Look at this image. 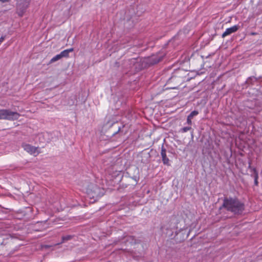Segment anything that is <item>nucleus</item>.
Segmentation results:
<instances>
[{"label":"nucleus","instance_id":"obj_19","mask_svg":"<svg viewBox=\"0 0 262 262\" xmlns=\"http://www.w3.org/2000/svg\"><path fill=\"white\" fill-rule=\"evenodd\" d=\"M172 78V77H171V78H169L168 80H170V79Z\"/></svg>","mask_w":262,"mask_h":262},{"label":"nucleus","instance_id":"obj_12","mask_svg":"<svg viewBox=\"0 0 262 262\" xmlns=\"http://www.w3.org/2000/svg\"><path fill=\"white\" fill-rule=\"evenodd\" d=\"M73 238L72 235H68L62 237V242L61 243H63L66 241L71 240Z\"/></svg>","mask_w":262,"mask_h":262},{"label":"nucleus","instance_id":"obj_7","mask_svg":"<svg viewBox=\"0 0 262 262\" xmlns=\"http://www.w3.org/2000/svg\"><path fill=\"white\" fill-rule=\"evenodd\" d=\"M74 50L73 48H70L67 50H64L62 51L60 54L61 57H67L69 56V53L73 52Z\"/></svg>","mask_w":262,"mask_h":262},{"label":"nucleus","instance_id":"obj_3","mask_svg":"<svg viewBox=\"0 0 262 262\" xmlns=\"http://www.w3.org/2000/svg\"><path fill=\"white\" fill-rule=\"evenodd\" d=\"M16 10L19 16H22L28 7L30 0H16Z\"/></svg>","mask_w":262,"mask_h":262},{"label":"nucleus","instance_id":"obj_10","mask_svg":"<svg viewBox=\"0 0 262 262\" xmlns=\"http://www.w3.org/2000/svg\"><path fill=\"white\" fill-rule=\"evenodd\" d=\"M62 57L60 55V54H57L56 55H55L54 57H53L50 60V63H53V62H54L58 60H59L60 59H61Z\"/></svg>","mask_w":262,"mask_h":262},{"label":"nucleus","instance_id":"obj_6","mask_svg":"<svg viewBox=\"0 0 262 262\" xmlns=\"http://www.w3.org/2000/svg\"><path fill=\"white\" fill-rule=\"evenodd\" d=\"M161 155L163 164L168 166L170 165L169 159L166 156V150L163 145L162 146Z\"/></svg>","mask_w":262,"mask_h":262},{"label":"nucleus","instance_id":"obj_4","mask_svg":"<svg viewBox=\"0 0 262 262\" xmlns=\"http://www.w3.org/2000/svg\"><path fill=\"white\" fill-rule=\"evenodd\" d=\"M21 146L25 151L31 155H38L39 152L37 147H35L30 144L24 143L22 144Z\"/></svg>","mask_w":262,"mask_h":262},{"label":"nucleus","instance_id":"obj_5","mask_svg":"<svg viewBox=\"0 0 262 262\" xmlns=\"http://www.w3.org/2000/svg\"><path fill=\"white\" fill-rule=\"evenodd\" d=\"M239 27L238 25H234L230 28H228L226 29L225 31L222 34V37L224 38L226 36L229 35L231 34L236 32Z\"/></svg>","mask_w":262,"mask_h":262},{"label":"nucleus","instance_id":"obj_17","mask_svg":"<svg viewBox=\"0 0 262 262\" xmlns=\"http://www.w3.org/2000/svg\"><path fill=\"white\" fill-rule=\"evenodd\" d=\"M5 36H2L1 38H0V43L3 42L5 39Z\"/></svg>","mask_w":262,"mask_h":262},{"label":"nucleus","instance_id":"obj_16","mask_svg":"<svg viewBox=\"0 0 262 262\" xmlns=\"http://www.w3.org/2000/svg\"><path fill=\"white\" fill-rule=\"evenodd\" d=\"M192 118H189V117L188 116L187 117V123L189 124V125H191L192 124V121H191V119Z\"/></svg>","mask_w":262,"mask_h":262},{"label":"nucleus","instance_id":"obj_2","mask_svg":"<svg viewBox=\"0 0 262 262\" xmlns=\"http://www.w3.org/2000/svg\"><path fill=\"white\" fill-rule=\"evenodd\" d=\"M19 117V114L16 112L7 109L0 110V119L15 120H17Z\"/></svg>","mask_w":262,"mask_h":262},{"label":"nucleus","instance_id":"obj_11","mask_svg":"<svg viewBox=\"0 0 262 262\" xmlns=\"http://www.w3.org/2000/svg\"><path fill=\"white\" fill-rule=\"evenodd\" d=\"M254 184L255 185H257L258 184V174L257 171H256V170L255 169H254Z\"/></svg>","mask_w":262,"mask_h":262},{"label":"nucleus","instance_id":"obj_9","mask_svg":"<svg viewBox=\"0 0 262 262\" xmlns=\"http://www.w3.org/2000/svg\"><path fill=\"white\" fill-rule=\"evenodd\" d=\"M162 59V57H159L156 58L155 56H152L151 58V61L152 64H156L160 62Z\"/></svg>","mask_w":262,"mask_h":262},{"label":"nucleus","instance_id":"obj_18","mask_svg":"<svg viewBox=\"0 0 262 262\" xmlns=\"http://www.w3.org/2000/svg\"><path fill=\"white\" fill-rule=\"evenodd\" d=\"M0 1L2 2L3 3L8 2V0H0Z\"/></svg>","mask_w":262,"mask_h":262},{"label":"nucleus","instance_id":"obj_15","mask_svg":"<svg viewBox=\"0 0 262 262\" xmlns=\"http://www.w3.org/2000/svg\"><path fill=\"white\" fill-rule=\"evenodd\" d=\"M191 129L190 126L184 127L181 129V132L182 133H186Z\"/></svg>","mask_w":262,"mask_h":262},{"label":"nucleus","instance_id":"obj_1","mask_svg":"<svg viewBox=\"0 0 262 262\" xmlns=\"http://www.w3.org/2000/svg\"><path fill=\"white\" fill-rule=\"evenodd\" d=\"M245 204L236 198H225L219 209H226L235 215H241L245 210Z\"/></svg>","mask_w":262,"mask_h":262},{"label":"nucleus","instance_id":"obj_13","mask_svg":"<svg viewBox=\"0 0 262 262\" xmlns=\"http://www.w3.org/2000/svg\"><path fill=\"white\" fill-rule=\"evenodd\" d=\"M124 127H125V125H122V127H119L117 132L115 133L113 135H115V134H117V133H122L123 134H125L127 132V130H125V131L123 130V128Z\"/></svg>","mask_w":262,"mask_h":262},{"label":"nucleus","instance_id":"obj_8","mask_svg":"<svg viewBox=\"0 0 262 262\" xmlns=\"http://www.w3.org/2000/svg\"><path fill=\"white\" fill-rule=\"evenodd\" d=\"M257 80V78L254 77V76H252V77H249L246 80V82L248 84H253V82L254 81H256Z\"/></svg>","mask_w":262,"mask_h":262},{"label":"nucleus","instance_id":"obj_14","mask_svg":"<svg viewBox=\"0 0 262 262\" xmlns=\"http://www.w3.org/2000/svg\"><path fill=\"white\" fill-rule=\"evenodd\" d=\"M199 114V112L197 111H193L191 112V113L188 115L189 118H193L194 116H195Z\"/></svg>","mask_w":262,"mask_h":262}]
</instances>
